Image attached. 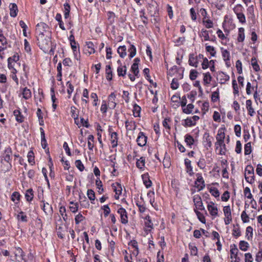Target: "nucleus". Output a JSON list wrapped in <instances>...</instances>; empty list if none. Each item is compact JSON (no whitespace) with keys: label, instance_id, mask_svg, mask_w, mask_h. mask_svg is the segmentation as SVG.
<instances>
[{"label":"nucleus","instance_id":"5fc2aeb1","mask_svg":"<svg viewBox=\"0 0 262 262\" xmlns=\"http://www.w3.org/2000/svg\"><path fill=\"white\" fill-rule=\"evenodd\" d=\"M251 64L253 69L255 71H258L260 70L259 67L257 62L256 59L255 58H252L251 59Z\"/></svg>","mask_w":262,"mask_h":262},{"label":"nucleus","instance_id":"338daca9","mask_svg":"<svg viewBox=\"0 0 262 262\" xmlns=\"http://www.w3.org/2000/svg\"><path fill=\"white\" fill-rule=\"evenodd\" d=\"M198 72L195 70H191L190 72L189 78L191 80H195L198 76Z\"/></svg>","mask_w":262,"mask_h":262},{"label":"nucleus","instance_id":"de8ad7c7","mask_svg":"<svg viewBox=\"0 0 262 262\" xmlns=\"http://www.w3.org/2000/svg\"><path fill=\"white\" fill-rule=\"evenodd\" d=\"M106 79L110 81L112 79V72L110 65L106 67Z\"/></svg>","mask_w":262,"mask_h":262},{"label":"nucleus","instance_id":"a19ab883","mask_svg":"<svg viewBox=\"0 0 262 262\" xmlns=\"http://www.w3.org/2000/svg\"><path fill=\"white\" fill-rule=\"evenodd\" d=\"M205 146L208 147H211L212 146V138H211L209 135V134L206 133L205 134Z\"/></svg>","mask_w":262,"mask_h":262},{"label":"nucleus","instance_id":"412c9836","mask_svg":"<svg viewBox=\"0 0 262 262\" xmlns=\"http://www.w3.org/2000/svg\"><path fill=\"white\" fill-rule=\"evenodd\" d=\"M28 221V217L26 213L23 211H20L17 214V222L20 223H27Z\"/></svg>","mask_w":262,"mask_h":262},{"label":"nucleus","instance_id":"4be33fe9","mask_svg":"<svg viewBox=\"0 0 262 262\" xmlns=\"http://www.w3.org/2000/svg\"><path fill=\"white\" fill-rule=\"evenodd\" d=\"M128 255L129 256V258L132 259L133 256H136L139 253V250L137 247H129Z\"/></svg>","mask_w":262,"mask_h":262},{"label":"nucleus","instance_id":"7ed1b4c3","mask_svg":"<svg viewBox=\"0 0 262 262\" xmlns=\"http://www.w3.org/2000/svg\"><path fill=\"white\" fill-rule=\"evenodd\" d=\"M254 168L251 165L246 166L245 170V178L247 182L252 184L254 182Z\"/></svg>","mask_w":262,"mask_h":262},{"label":"nucleus","instance_id":"7c9ffc66","mask_svg":"<svg viewBox=\"0 0 262 262\" xmlns=\"http://www.w3.org/2000/svg\"><path fill=\"white\" fill-rule=\"evenodd\" d=\"M200 36L204 38V40L205 41L210 40L213 41L214 40L213 39H210L209 37L208 31L206 30H202L200 33Z\"/></svg>","mask_w":262,"mask_h":262},{"label":"nucleus","instance_id":"2f4dec72","mask_svg":"<svg viewBox=\"0 0 262 262\" xmlns=\"http://www.w3.org/2000/svg\"><path fill=\"white\" fill-rule=\"evenodd\" d=\"M212 77L209 72L204 74L203 82L205 85H208L210 83Z\"/></svg>","mask_w":262,"mask_h":262},{"label":"nucleus","instance_id":"603ef678","mask_svg":"<svg viewBox=\"0 0 262 262\" xmlns=\"http://www.w3.org/2000/svg\"><path fill=\"white\" fill-rule=\"evenodd\" d=\"M197 165L200 169H204L206 167V162L205 159L203 158H201L198 162Z\"/></svg>","mask_w":262,"mask_h":262},{"label":"nucleus","instance_id":"9d476101","mask_svg":"<svg viewBox=\"0 0 262 262\" xmlns=\"http://www.w3.org/2000/svg\"><path fill=\"white\" fill-rule=\"evenodd\" d=\"M238 250L234 247L230 250L231 262H240V258L238 256Z\"/></svg>","mask_w":262,"mask_h":262},{"label":"nucleus","instance_id":"3c124183","mask_svg":"<svg viewBox=\"0 0 262 262\" xmlns=\"http://www.w3.org/2000/svg\"><path fill=\"white\" fill-rule=\"evenodd\" d=\"M64 16L65 18H67L69 16V13H70V5L67 3L64 4Z\"/></svg>","mask_w":262,"mask_h":262},{"label":"nucleus","instance_id":"680f3d73","mask_svg":"<svg viewBox=\"0 0 262 262\" xmlns=\"http://www.w3.org/2000/svg\"><path fill=\"white\" fill-rule=\"evenodd\" d=\"M107 19L110 23H113L114 21L115 14L114 12L109 11L107 13Z\"/></svg>","mask_w":262,"mask_h":262},{"label":"nucleus","instance_id":"774afa93","mask_svg":"<svg viewBox=\"0 0 262 262\" xmlns=\"http://www.w3.org/2000/svg\"><path fill=\"white\" fill-rule=\"evenodd\" d=\"M241 219L244 223H247L249 221V217L245 211H243L241 214Z\"/></svg>","mask_w":262,"mask_h":262},{"label":"nucleus","instance_id":"aec40b11","mask_svg":"<svg viewBox=\"0 0 262 262\" xmlns=\"http://www.w3.org/2000/svg\"><path fill=\"white\" fill-rule=\"evenodd\" d=\"M140 59L138 58H136L134 59V63L131 67V70L134 73L135 76H137L139 73L138 64Z\"/></svg>","mask_w":262,"mask_h":262},{"label":"nucleus","instance_id":"f8f14e48","mask_svg":"<svg viewBox=\"0 0 262 262\" xmlns=\"http://www.w3.org/2000/svg\"><path fill=\"white\" fill-rule=\"evenodd\" d=\"M144 229L146 232H150L153 229L154 225L149 215H146L144 217Z\"/></svg>","mask_w":262,"mask_h":262},{"label":"nucleus","instance_id":"6e6552de","mask_svg":"<svg viewBox=\"0 0 262 262\" xmlns=\"http://www.w3.org/2000/svg\"><path fill=\"white\" fill-rule=\"evenodd\" d=\"M147 137L145 135L143 132H140L138 136L136 141L139 146L142 147L146 145Z\"/></svg>","mask_w":262,"mask_h":262},{"label":"nucleus","instance_id":"13d9d810","mask_svg":"<svg viewBox=\"0 0 262 262\" xmlns=\"http://www.w3.org/2000/svg\"><path fill=\"white\" fill-rule=\"evenodd\" d=\"M87 195L89 199L92 201H94L95 200V194L94 191L92 189H88L87 191Z\"/></svg>","mask_w":262,"mask_h":262},{"label":"nucleus","instance_id":"c9c22d12","mask_svg":"<svg viewBox=\"0 0 262 262\" xmlns=\"http://www.w3.org/2000/svg\"><path fill=\"white\" fill-rule=\"evenodd\" d=\"M42 209L46 214L51 213L52 212V207L49 203H43Z\"/></svg>","mask_w":262,"mask_h":262},{"label":"nucleus","instance_id":"bf43d9fd","mask_svg":"<svg viewBox=\"0 0 262 262\" xmlns=\"http://www.w3.org/2000/svg\"><path fill=\"white\" fill-rule=\"evenodd\" d=\"M85 219L84 216L81 213H78L75 217V221L76 224H79Z\"/></svg>","mask_w":262,"mask_h":262},{"label":"nucleus","instance_id":"c85d7f7f","mask_svg":"<svg viewBox=\"0 0 262 262\" xmlns=\"http://www.w3.org/2000/svg\"><path fill=\"white\" fill-rule=\"evenodd\" d=\"M10 15L11 17L16 16V4L15 3H11L9 6Z\"/></svg>","mask_w":262,"mask_h":262},{"label":"nucleus","instance_id":"69168bd1","mask_svg":"<svg viewBox=\"0 0 262 262\" xmlns=\"http://www.w3.org/2000/svg\"><path fill=\"white\" fill-rule=\"evenodd\" d=\"M253 91H254V88L251 86L250 82H248L246 86V93L248 95H250Z\"/></svg>","mask_w":262,"mask_h":262},{"label":"nucleus","instance_id":"72a5a7b5","mask_svg":"<svg viewBox=\"0 0 262 262\" xmlns=\"http://www.w3.org/2000/svg\"><path fill=\"white\" fill-rule=\"evenodd\" d=\"M206 51L209 53L211 56L214 57L216 55V51L215 48L211 46L208 45L207 43L205 45Z\"/></svg>","mask_w":262,"mask_h":262},{"label":"nucleus","instance_id":"a211bd4d","mask_svg":"<svg viewBox=\"0 0 262 262\" xmlns=\"http://www.w3.org/2000/svg\"><path fill=\"white\" fill-rule=\"evenodd\" d=\"M118 134L116 132H112L111 134V143L112 147L114 148L118 145Z\"/></svg>","mask_w":262,"mask_h":262},{"label":"nucleus","instance_id":"37998d69","mask_svg":"<svg viewBox=\"0 0 262 262\" xmlns=\"http://www.w3.org/2000/svg\"><path fill=\"white\" fill-rule=\"evenodd\" d=\"M194 211L198 217V219L199 220V221L202 222V223H205L206 220L204 215L203 214L201 213L200 211H199L196 209H194Z\"/></svg>","mask_w":262,"mask_h":262},{"label":"nucleus","instance_id":"49530a36","mask_svg":"<svg viewBox=\"0 0 262 262\" xmlns=\"http://www.w3.org/2000/svg\"><path fill=\"white\" fill-rule=\"evenodd\" d=\"M25 197L28 201H31L33 199V193L31 189H29L26 191Z\"/></svg>","mask_w":262,"mask_h":262},{"label":"nucleus","instance_id":"ddd939ff","mask_svg":"<svg viewBox=\"0 0 262 262\" xmlns=\"http://www.w3.org/2000/svg\"><path fill=\"white\" fill-rule=\"evenodd\" d=\"M117 212L120 215L121 223L123 224H127L128 223V217L125 209L123 208H120Z\"/></svg>","mask_w":262,"mask_h":262},{"label":"nucleus","instance_id":"58836bf2","mask_svg":"<svg viewBox=\"0 0 262 262\" xmlns=\"http://www.w3.org/2000/svg\"><path fill=\"white\" fill-rule=\"evenodd\" d=\"M70 209L73 213H76L78 210V203H74V202H70Z\"/></svg>","mask_w":262,"mask_h":262},{"label":"nucleus","instance_id":"5701e85b","mask_svg":"<svg viewBox=\"0 0 262 262\" xmlns=\"http://www.w3.org/2000/svg\"><path fill=\"white\" fill-rule=\"evenodd\" d=\"M116 95L114 93H112L108 98V105L111 108H114L116 107V103L115 102Z\"/></svg>","mask_w":262,"mask_h":262},{"label":"nucleus","instance_id":"052dcab7","mask_svg":"<svg viewBox=\"0 0 262 262\" xmlns=\"http://www.w3.org/2000/svg\"><path fill=\"white\" fill-rule=\"evenodd\" d=\"M67 85L68 86L67 92L69 94L68 97L70 98L71 95L74 91V86L72 85V84L70 81L67 82Z\"/></svg>","mask_w":262,"mask_h":262},{"label":"nucleus","instance_id":"6e6d98bb","mask_svg":"<svg viewBox=\"0 0 262 262\" xmlns=\"http://www.w3.org/2000/svg\"><path fill=\"white\" fill-rule=\"evenodd\" d=\"M27 157L28 159V162L31 164L33 165L35 163L34 161V153L32 151H30L28 153Z\"/></svg>","mask_w":262,"mask_h":262},{"label":"nucleus","instance_id":"b1692460","mask_svg":"<svg viewBox=\"0 0 262 262\" xmlns=\"http://www.w3.org/2000/svg\"><path fill=\"white\" fill-rule=\"evenodd\" d=\"M125 124L127 130H134L136 128V124L134 121L127 120L125 122Z\"/></svg>","mask_w":262,"mask_h":262},{"label":"nucleus","instance_id":"9b49d317","mask_svg":"<svg viewBox=\"0 0 262 262\" xmlns=\"http://www.w3.org/2000/svg\"><path fill=\"white\" fill-rule=\"evenodd\" d=\"M221 50L222 57L223 58L224 60L225 61L226 66L227 67H229L230 66V52L227 49H225L223 48H221Z\"/></svg>","mask_w":262,"mask_h":262},{"label":"nucleus","instance_id":"4d7b16f0","mask_svg":"<svg viewBox=\"0 0 262 262\" xmlns=\"http://www.w3.org/2000/svg\"><path fill=\"white\" fill-rule=\"evenodd\" d=\"M236 16H237V18L238 19L239 21L241 24H243L246 23V17L243 12L241 13H238V14H236Z\"/></svg>","mask_w":262,"mask_h":262},{"label":"nucleus","instance_id":"393cba45","mask_svg":"<svg viewBox=\"0 0 262 262\" xmlns=\"http://www.w3.org/2000/svg\"><path fill=\"white\" fill-rule=\"evenodd\" d=\"M184 162L186 171L189 173L190 176H191L193 174V172L192 170V167L191 165V161L188 159H185Z\"/></svg>","mask_w":262,"mask_h":262},{"label":"nucleus","instance_id":"39448f33","mask_svg":"<svg viewBox=\"0 0 262 262\" xmlns=\"http://www.w3.org/2000/svg\"><path fill=\"white\" fill-rule=\"evenodd\" d=\"M12 156V155L11 149L9 147L6 148L2 157V162L4 161L6 162L7 166L8 165H10Z\"/></svg>","mask_w":262,"mask_h":262},{"label":"nucleus","instance_id":"cd10ccee","mask_svg":"<svg viewBox=\"0 0 262 262\" xmlns=\"http://www.w3.org/2000/svg\"><path fill=\"white\" fill-rule=\"evenodd\" d=\"M245 29L243 28H239L238 29L237 41L238 42H243L245 39Z\"/></svg>","mask_w":262,"mask_h":262},{"label":"nucleus","instance_id":"4468645a","mask_svg":"<svg viewBox=\"0 0 262 262\" xmlns=\"http://www.w3.org/2000/svg\"><path fill=\"white\" fill-rule=\"evenodd\" d=\"M112 186L114 191L115 192V199H118L119 198V195L122 193V188L121 185L119 183H116L115 184H113Z\"/></svg>","mask_w":262,"mask_h":262},{"label":"nucleus","instance_id":"6ab92c4d","mask_svg":"<svg viewBox=\"0 0 262 262\" xmlns=\"http://www.w3.org/2000/svg\"><path fill=\"white\" fill-rule=\"evenodd\" d=\"M142 178L143 183L146 188H149L152 184V182L149 179V176L148 173H144L142 176Z\"/></svg>","mask_w":262,"mask_h":262},{"label":"nucleus","instance_id":"4c0bfd02","mask_svg":"<svg viewBox=\"0 0 262 262\" xmlns=\"http://www.w3.org/2000/svg\"><path fill=\"white\" fill-rule=\"evenodd\" d=\"M136 166L139 169H143L145 166V158L141 157L136 162Z\"/></svg>","mask_w":262,"mask_h":262},{"label":"nucleus","instance_id":"20e7f679","mask_svg":"<svg viewBox=\"0 0 262 262\" xmlns=\"http://www.w3.org/2000/svg\"><path fill=\"white\" fill-rule=\"evenodd\" d=\"M195 176L196 179L194 182L195 187L198 189V191H201L205 187V181L201 173H197Z\"/></svg>","mask_w":262,"mask_h":262},{"label":"nucleus","instance_id":"2eb2a0df","mask_svg":"<svg viewBox=\"0 0 262 262\" xmlns=\"http://www.w3.org/2000/svg\"><path fill=\"white\" fill-rule=\"evenodd\" d=\"M225 138V135L224 132L221 129H219L216 136V142L215 143L223 144V142H224Z\"/></svg>","mask_w":262,"mask_h":262},{"label":"nucleus","instance_id":"c756f323","mask_svg":"<svg viewBox=\"0 0 262 262\" xmlns=\"http://www.w3.org/2000/svg\"><path fill=\"white\" fill-rule=\"evenodd\" d=\"M117 52L121 58H124L126 56V48L125 46H120L117 50Z\"/></svg>","mask_w":262,"mask_h":262},{"label":"nucleus","instance_id":"f3484780","mask_svg":"<svg viewBox=\"0 0 262 262\" xmlns=\"http://www.w3.org/2000/svg\"><path fill=\"white\" fill-rule=\"evenodd\" d=\"M188 62L189 65L196 68L198 66L199 60L196 57L192 54L189 56Z\"/></svg>","mask_w":262,"mask_h":262},{"label":"nucleus","instance_id":"423d86ee","mask_svg":"<svg viewBox=\"0 0 262 262\" xmlns=\"http://www.w3.org/2000/svg\"><path fill=\"white\" fill-rule=\"evenodd\" d=\"M193 201L196 210H203L205 208L203 206V202L201 196L199 194H195L193 197Z\"/></svg>","mask_w":262,"mask_h":262},{"label":"nucleus","instance_id":"ea45409f","mask_svg":"<svg viewBox=\"0 0 262 262\" xmlns=\"http://www.w3.org/2000/svg\"><path fill=\"white\" fill-rule=\"evenodd\" d=\"M129 54V57L130 58L134 57L136 54V48L133 45H130V47L128 50Z\"/></svg>","mask_w":262,"mask_h":262},{"label":"nucleus","instance_id":"f03ea898","mask_svg":"<svg viewBox=\"0 0 262 262\" xmlns=\"http://www.w3.org/2000/svg\"><path fill=\"white\" fill-rule=\"evenodd\" d=\"M16 54H14L8 58V68L10 71V77L16 82V69L15 68L16 63Z\"/></svg>","mask_w":262,"mask_h":262},{"label":"nucleus","instance_id":"dca6fc26","mask_svg":"<svg viewBox=\"0 0 262 262\" xmlns=\"http://www.w3.org/2000/svg\"><path fill=\"white\" fill-rule=\"evenodd\" d=\"M216 150L219 151V154L221 155H225L226 152V145L224 142H223V144H220L217 143H215Z\"/></svg>","mask_w":262,"mask_h":262},{"label":"nucleus","instance_id":"864d4df0","mask_svg":"<svg viewBox=\"0 0 262 262\" xmlns=\"http://www.w3.org/2000/svg\"><path fill=\"white\" fill-rule=\"evenodd\" d=\"M253 235V228L251 226H248L246 228V236L248 239H249Z\"/></svg>","mask_w":262,"mask_h":262},{"label":"nucleus","instance_id":"f704fd0d","mask_svg":"<svg viewBox=\"0 0 262 262\" xmlns=\"http://www.w3.org/2000/svg\"><path fill=\"white\" fill-rule=\"evenodd\" d=\"M185 142L187 145L190 146L193 144L194 139L191 135L187 134L185 136Z\"/></svg>","mask_w":262,"mask_h":262},{"label":"nucleus","instance_id":"473e14b6","mask_svg":"<svg viewBox=\"0 0 262 262\" xmlns=\"http://www.w3.org/2000/svg\"><path fill=\"white\" fill-rule=\"evenodd\" d=\"M126 72V67L125 66H120L117 68V73L119 76H124Z\"/></svg>","mask_w":262,"mask_h":262},{"label":"nucleus","instance_id":"f257e3e1","mask_svg":"<svg viewBox=\"0 0 262 262\" xmlns=\"http://www.w3.org/2000/svg\"><path fill=\"white\" fill-rule=\"evenodd\" d=\"M48 26L43 22L38 23L36 26V34L38 43L40 49L42 50H47L49 47L50 40L49 38H45V32L49 31Z\"/></svg>","mask_w":262,"mask_h":262},{"label":"nucleus","instance_id":"0eeeda50","mask_svg":"<svg viewBox=\"0 0 262 262\" xmlns=\"http://www.w3.org/2000/svg\"><path fill=\"white\" fill-rule=\"evenodd\" d=\"M207 209L211 216L214 217L217 216L218 209L217 206L213 202H210L208 203Z\"/></svg>","mask_w":262,"mask_h":262},{"label":"nucleus","instance_id":"e2e57ef3","mask_svg":"<svg viewBox=\"0 0 262 262\" xmlns=\"http://www.w3.org/2000/svg\"><path fill=\"white\" fill-rule=\"evenodd\" d=\"M232 87L233 89V94L234 95H238V88L235 79L232 80Z\"/></svg>","mask_w":262,"mask_h":262},{"label":"nucleus","instance_id":"0e129e2a","mask_svg":"<svg viewBox=\"0 0 262 262\" xmlns=\"http://www.w3.org/2000/svg\"><path fill=\"white\" fill-rule=\"evenodd\" d=\"M75 165L80 171H82L84 169V165L80 160L75 161Z\"/></svg>","mask_w":262,"mask_h":262},{"label":"nucleus","instance_id":"09e8293b","mask_svg":"<svg viewBox=\"0 0 262 262\" xmlns=\"http://www.w3.org/2000/svg\"><path fill=\"white\" fill-rule=\"evenodd\" d=\"M244 8L241 4H237L233 8V10L234 12L236 14L241 13L243 12Z\"/></svg>","mask_w":262,"mask_h":262},{"label":"nucleus","instance_id":"c03bdc74","mask_svg":"<svg viewBox=\"0 0 262 262\" xmlns=\"http://www.w3.org/2000/svg\"><path fill=\"white\" fill-rule=\"evenodd\" d=\"M94 139V136L92 135H89L88 138V147H89V149L91 150H93V147H94V144H93Z\"/></svg>","mask_w":262,"mask_h":262},{"label":"nucleus","instance_id":"79ce46f5","mask_svg":"<svg viewBox=\"0 0 262 262\" xmlns=\"http://www.w3.org/2000/svg\"><path fill=\"white\" fill-rule=\"evenodd\" d=\"M193 108L194 105L190 103L183 108V112L185 114H189L191 113Z\"/></svg>","mask_w":262,"mask_h":262},{"label":"nucleus","instance_id":"bb28decb","mask_svg":"<svg viewBox=\"0 0 262 262\" xmlns=\"http://www.w3.org/2000/svg\"><path fill=\"white\" fill-rule=\"evenodd\" d=\"M20 95H22L23 97L25 99H28L31 97V92L29 89L25 87L22 88V92L20 93Z\"/></svg>","mask_w":262,"mask_h":262},{"label":"nucleus","instance_id":"8fccbe9b","mask_svg":"<svg viewBox=\"0 0 262 262\" xmlns=\"http://www.w3.org/2000/svg\"><path fill=\"white\" fill-rule=\"evenodd\" d=\"M251 144L250 142H248L245 145L244 153L245 155H248L251 152Z\"/></svg>","mask_w":262,"mask_h":262},{"label":"nucleus","instance_id":"a878e982","mask_svg":"<svg viewBox=\"0 0 262 262\" xmlns=\"http://www.w3.org/2000/svg\"><path fill=\"white\" fill-rule=\"evenodd\" d=\"M246 107L248 111V114L250 116H253L255 114L254 108L252 106V101L251 100H247L246 102Z\"/></svg>","mask_w":262,"mask_h":262},{"label":"nucleus","instance_id":"1a4fd4ad","mask_svg":"<svg viewBox=\"0 0 262 262\" xmlns=\"http://www.w3.org/2000/svg\"><path fill=\"white\" fill-rule=\"evenodd\" d=\"M216 78L221 84H225L229 80L230 77L224 72L220 71L217 73Z\"/></svg>","mask_w":262,"mask_h":262},{"label":"nucleus","instance_id":"e433bc0d","mask_svg":"<svg viewBox=\"0 0 262 262\" xmlns=\"http://www.w3.org/2000/svg\"><path fill=\"white\" fill-rule=\"evenodd\" d=\"M141 112V107L137 104H135L133 107V115L135 117H139Z\"/></svg>","mask_w":262,"mask_h":262},{"label":"nucleus","instance_id":"a18cd8bd","mask_svg":"<svg viewBox=\"0 0 262 262\" xmlns=\"http://www.w3.org/2000/svg\"><path fill=\"white\" fill-rule=\"evenodd\" d=\"M83 200H82V198L80 196V203L83 207L85 208H87L89 207L90 204L89 201L86 200V198L85 196L83 197Z\"/></svg>","mask_w":262,"mask_h":262}]
</instances>
